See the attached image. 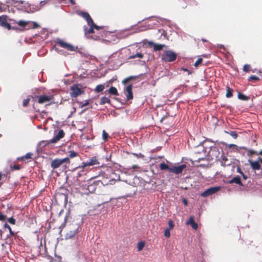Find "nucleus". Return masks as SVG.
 Instances as JSON below:
<instances>
[{
	"label": "nucleus",
	"mask_w": 262,
	"mask_h": 262,
	"mask_svg": "<svg viewBox=\"0 0 262 262\" xmlns=\"http://www.w3.org/2000/svg\"><path fill=\"white\" fill-rule=\"evenodd\" d=\"M56 43L60 47L63 48L68 51H75V49L72 45L67 43L60 39H57Z\"/></svg>",
	"instance_id": "obj_8"
},
{
	"label": "nucleus",
	"mask_w": 262,
	"mask_h": 262,
	"mask_svg": "<svg viewBox=\"0 0 262 262\" xmlns=\"http://www.w3.org/2000/svg\"><path fill=\"white\" fill-rule=\"evenodd\" d=\"M102 137L104 141H106L108 138V134L105 132V130H103L102 132Z\"/></svg>",
	"instance_id": "obj_41"
},
{
	"label": "nucleus",
	"mask_w": 262,
	"mask_h": 262,
	"mask_svg": "<svg viewBox=\"0 0 262 262\" xmlns=\"http://www.w3.org/2000/svg\"><path fill=\"white\" fill-rule=\"evenodd\" d=\"M105 103H111V100L109 98L106 97H103L100 99V104L103 105Z\"/></svg>",
	"instance_id": "obj_30"
},
{
	"label": "nucleus",
	"mask_w": 262,
	"mask_h": 262,
	"mask_svg": "<svg viewBox=\"0 0 262 262\" xmlns=\"http://www.w3.org/2000/svg\"><path fill=\"white\" fill-rule=\"evenodd\" d=\"M177 57V54L172 50L165 51L161 57L162 61L165 62L174 61Z\"/></svg>",
	"instance_id": "obj_4"
},
{
	"label": "nucleus",
	"mask_w": 262,
	"mask_h": 262,
	"mask_svg": "<svg viewBox=\"0 0 262 262\" xmlns=\"http://www.w3.org/2000/svg\"><path fill=\"white\" fill-rule=\"evenodd\" d=\"M30 98H28L27 99H25L23 100V106L24 107H26L28 106V104H29V102H30Z\"/></svg>",
	"instance_id": "obj_42"
},
{
	"label": "nucleus",
	"mask_w": 262,
	"mask_h": 262,
	"mask_svg": "<svg viewBox=\"0 0 262 262\" xmlns=\"http://www.w3.org/2000/svg\"><path fill=\"white\" fill-rule=\"evenodd\" d=\"M229 147L230 148H231V147H236V145H235V144H230V145H229Z\"/></svg>",
	"instance_id": "obj_61"
},
{
	"label": "nucleus",
	"mask_w": 262,
	"mask_h": 262,
	"mask_svg": "<svg viewBox=\"0 0 262 262\" xmlns=\"http://www.w3.org/2000/svg\"><path fill=\"white\" fill-rule=\"evenodd\" d=\"M250 66L249 64H245L243 67V71L245 72H248L250 70Z\"/></svg>",
	"instance_id": "obj_47"
},
{
	"label": "nucleus",
	"mask_w": 262,
	"mask_h": 262,
	"mask_svg": "<svg viewBox=\"0 0 262 262\" xmlns=\"http://www.w3.org/2000/svg\"><path fill=\"white\" fill-rule=\"evenodd\" d=\"M237 171L238 173H239L240 174H242V173H243V171H242L241 168L240 167H238L237 168Z\"/></svg>",
	"instance_id": "obj_53"
},
{
	"label": "nucleus",
	"mask_w": 262,
	"mask_h": 262,
	"mask_svg": "<svg viewBox=\"0 0 262 262\" xmlns=\"http://www.w3.org/2000/svg\"><path fill=\"white\" fill-rule=\"evenodd\" d=\"M256 155H261L262 156V150L259 152L257 151Z\"/></svg>",
	"instance_id": "obj_59"
},
{
	"label": "nucleus",
	"mask_w": 262,
	"mask_h": 262,
	"mask_svg": "<svg viewBox=\"0 0 262 262\" xmlns=\"http://www.w3.org/2000/svg\"><path fill=\"white\" fill-rule=\"evenodd\" d=\"M169 228L168 229L170 230L173 228L174 226V224L173 223V222L171 220H169L168 222Z\"/></svg>",
	"instance_id": "obj_43"
},
{
	"label": "nucleus",
	"mask_w": 262,
	"mask_h": 262,
	"mask_svg": "<svg viewBox=\"0 0 262 262\" xmlns=\"http://www.w3.org/2000/svg\"><path fill=\"white\" fill-rule=\"evenodd\" d=\"M182 202L185 205H187L188 204V201L185 199H183Z\"/></svg>",
	"instance_id": "obj_54"
},
{
	"label": "nucleus",
	"mask_w": 262,
	"mask_h": 262,
	"mask_svg": "<svg viewBox=\"0 0 262 262\" xmlns=\"http://www.w3.org/2000/svg\"><path fill=\"white\" fill-rule=\"evenodd\" d=\"M98 164H99V162L98 161V159L96 157H93L87 162H82L79 167H77V168H82V170L81 171L84 172V169L86 167Z\"/></svg>",
	"instance_id": "obj_6"
},
{
	"label": "nucleus",
	"mask_w": 262,
	"mask_h": 262,
	"mask_svg": "<svg viewBox=\"0 0 262 262\" xmlns=\"http://www.w3.org/2000/svg\"><path fill=\"white\" fill-rule=\"evenodd\" d=\"M139 168V167L137 165H133L132 166L133 169H136V168Z\"/></svg>",
	"instance_id": "obj_57"
},
{
	"label": "nucleus",
	"mask_w": 262,
	"mask_h": 262,
	"mask_svg": "<svg viewBox=\"0 0 262 262\" xmlns=\"http://www.w3.org/2000/svg\"><path fill=\"white\" fill-rule=\"evenodd\" d=\"M227 158L226 157H225V156H224L223 157V159H222V164L224 165H229V163H227L226 162L227 161Z\"/></svg>",
	"instance_id": "obj_50"
},
{
	"label": "nucleus",
	"mask_w": 262,
	"mask_h": 262,
	"mask_svg": "<svg viewBox=\"0 0 262 262\" xmlns=\"http://www.w3.org/2000/svg\"><path fill=\"white\" fill-rule=\"evenodd\" d=\"M11 168L12 170H19L20 169V167L19 165H13L11 166Z\"/></svg>",
	"instance_id": "obj_49"
},
{
	"label": "nucleus",
	"mask_w": 262,
	"mask_h": 262,
	"mask_svg": "<svg viewBox=\"0 0 262 262\" xmlns=\"http://www.w3.org/2000/svg\"><path fill=\"white\" fill-rule=\"evenodd\" d=\"M220 189V187H211L205 191H204L202 194L201 196L203 197H207L209 195H212Z\"/></svg>",
	"instance_id": "obj_16"
},
{
	"label": "nucleus",
	"mask_w": 262,
	"mask_h": 262,
	"mask_svg": "<svg viewBox=\"0 0 262 262\" xmlns=\"http://www.w3.org/2000/svg\"><path fill=\"white\" fill-rule=\"evenodd\" d=\"M8 222L12 225H15L16 220L13 217H11L8 219Z\"/></svg>",
	"instance_id": "obj_46"
},
{
	"label": "nucleus",
	"mask_w": 262,
	"mask_h": 262,
	"mask_svg": "<svg viewBox=\"0 0 262 262\" xmlns=\"http://www.w3.org/2000/svg\"><path fill=\"white\" fill-rule=\"evenodd\" d=\"M33 154L31 152H28L25 155V156L21 157L20 158H18V159H20L21 160H24L25 159H33Z\"/></svg>",
	"instance_id": "obj_29"
},
{
	"label": "nucleus",
	"mask_w": 262,
	"mask_h": 262,
	"mask_svg": "<svg viewBox=\"0 0 262 262\" xmlns=\"http://www.w3.org/2000/svg\"><path fill=\"white\" fill-rule=\"evenodd\" d=\"M256 161H258L260 164H262V158L261 157H258Z\"/></svg>",
	"instance_id": "obj_52"
},
{
	"label": "nucleus",
	"mask_w": 262,
	"mask_h": 262,
	"mask_svg": "<svg viewBox=\"0 0 262 262\" xmlns=\"http://www.w3.org/2000/svg\"><path fill=\"white\" fill-rule=\"evenodd\" d=\"M164 236L167 237V238H168L170 237V230L168 229H166L164 231Z\"/></svg>",
	"instance_id": "obj_45"
},
{
	"label": "nucleus",
	"mask_w": 262,
	"mask_h": 262,
	"mask_svg": "<svg viewBox=\"0 0 262 262\" xmlns=\"http://www.w3.org/2000/svg\"><path fill=\"white\" fill-rule=\"evenodd\" d=\"M70 161L69 158H64L63 159L56 158L53 160L51 162V167L53 169L59 168L63 164H69Z\"/></svg>",
	"instance_id": "obj_5"
},
{
	"label": "nucleus",
	"mask_w": 262,
	"mask_h": 262,
	"mask_svg": "<svg viewBox=\"0 0 262 262\" xmlns=\"http://www.w3.org/2000/svg\"><path fill=\"white\" fill-rule=\"evenodd\" d=\"M186 167V164H182L178 166H173L169 169V172L174 173L176 174H179L182 172L183 170Z\"/></svg>",
	"instance_id": "obj_10"
},
{
	"label": "nucleus",
	"mask_w": 262,
	"mask_h": 262,
	"mask_svg": "<svg viewBox=\"0 0 262 262\" xmlns=\"http://www.w3.org/2000/svg\"><path fill=\"white\" fill-rule=\"evenodd\" d=\"M89 104V100H85L84 101V103H81V107H83L84 106H85L88 105Z\"/></svg>",
	"instance_id": "obj_51"
},
{
	"label": "nucleus",
	"mask_w": 262,
	"mask_h": 262,
	"mask_svg": "<svg viewBox=\"0 0 262 262\" xmlns=\"http://www.w3.org/2000/svg\"><path fill=\"white\" fill-rule=\"evenodd\" d=\"M241 175L243 176L244 179L247 180L248 179V177L247 176H246L245 174H244V173H242Z\"/></svg>",
	"instance_id": "obj_58"
},
{
	"label": "nucleus",
	"mask_w": 262,
	"mask_h": 262,
	"mask_svg": "<svg viewBox=\"0 0 262 262\" xmlns=\"http://www.w3.org/2000/svg\"><path fill=\"white\" fill-rule=\"evenodd\" d=\"M78 155V154L74 151V150H72V151H69V158H73L74 157H77V156Z\"/></svg>",
	"instance_id": "obj_39"
},
{
	"label": "nucleus",
	"mask_w": 262,
	"mask_h": 262,
	"mask_svg": "<svg viewBox=\"0 0 262 262\" xmlns=\"http://www.w3.org/2000/svg\"><path fill=\"white\" fill-rule=\"evenodd\" d=\"M64 136V133L63 130H60L57 135H55L51 140L49 141L46 144H50L51 143H55L57 142L60 139L62 138Z\"/></svg>",
	"instance_id": "obj_13"
},
{
	"label": "nucleus",
	"mask_w": 262,
	"mask_h": 262,
	"mask_svg": "<svg viewBox=\"0 0 262 262\" xmlns=\"http://www.w3.org/2000/svg\"><path fill=\"white\" fill-rule=\"evenodd\" d=\"M165 47V45H163V44H157V43H155V45H154V47H154V50L155 51H161Z\"/></svg>",
	"instance_id": "obj_24"
},
{
	"label": "nucleus",
	"mask_w": 262,
	"mask_h": 262,
	"mask_svg": "<svg viewBox=\"0 0 262 262\" xmlns=\"http://www.w3.org/2000/svg\"><path fill=\"white\" fill-rule=\"evenodd\" d=\"M64 136V133L63 130H60L57 135H55L51 140L49 141L46 144H50L51 143H55L57 142L60 139L62 138Z\"/></svg>",
	"instance_id": "obj_14"
},
{
	"label": "nucleus",
	"mask_w": 262,
	"mask_h": 262,
	"mask_svg": "<svg viewBox=\"0 0 262 262\" xmlns=\"http://www.w3.org/2000/svg\"><path fill=\"white\" fill-rule=\"evenodd\" d=\"M229 183H230V184L235 183L240 186H243V184L241 180V178L238 176L234 177L232 179L229 180Z\"/></svg>",
	"instance_id": "obj_23"
},
{
	"label": "nucleus",
	"mask_w": 262,
	"mask_h": 262,
	"mask_svg": "<svg viewBox=\"0 0 262 262\" xmlns=\"http://www.w3.org/2000/svg\"><path fill=\"white\" fill-rule=\"evenodd\" d=\"M108 92L109 94H110L111 95H116V96H118L119 95L118 93L117 89L115 87H114V86H111L108 90Z\"/></svg>",
	"instance_id": "obj_27"
},
{
	"label": "nucleus",
	"mask_w": 262,
	"mask_h": 262,
	"mask_svg": "<svg viewBox=\"0 0 262 262\" xmlns=\"http://www.w3.org/2000/svg\"><path fill=\"white\" fill-rule=\"evenodd\" d=\"M187 225H190L194 230H196L198 228V224L194 222L193 216H190L189 220L186 222Z\"/></svg>",
	"instance_id": "obj_22"
},
{
	"label": "nucleus",
	"mask_w": 262,
	"mask_h": 262,
	"mask_svg": "<svg viewBox=\"0 0 262 262\" xmlns=\"http://www.w3.org/2000/svg\"><path fill=\"white\" fill-rule=\"evenodd\" d=\"M159 168L161 170H167L169 172V169L171 167H169L167 164L164 162L161 163L159 165Z\"/></svg>",
	"instance_id": "obj_28"
},
{
	"label": "nucleus",
	"mask_w": 262,
	"mask_h": 262,
	"mask_svg": "<svg viewBox=\"0 0 262 262\" xmlns=\"http://www.w3.org/2000/svg\"><path fill=\"white\" fill-rule=\"evenodd\" d=\"M29 22L28 21H25L24 20H19L18 21L17 24L23 28H25L27 27V26L28 25Z\"/></svg>",
	"instance_id": "obj_37"
},
{
	"label": "nucleus",
	"mask_w": 262,
	"mask_h": 262,
	"mask_svg": "<svg viewBox=\"0 0 262 262\" xmlns=\"http://www.w3.org/2000/svg\"><path fill=\"white\" fill-rule=\"evenodd\" d=\"M8 16L6 15H2L0 16V26L7 29L9 30H11V25L8 22Z\"/></svg>",
	"instance_id": "obj_9"
},
{
	"label": "nucleus",
	"mask_w": 262,
	"mask_h": 262,
	"mask_svg": "<svg viewBox=\"0 0 262 262\" xmlns=\"http://www.w3.org/2000/svg\"><path fill=\"white\" fill-rule=\"evenodd\" d=\"M79 15L85 19L88 24H92L94 21L90 14L87 12L81 11L79 13Z\"/></svg>",
	"instance_id": "obj_20"
},
{
	"label": "nucleus",
	"mask_w": 262,
	"mask_h": 262,
	"mask_svg": "<svg viewBox=\"0 0 262 262\" xmlns=\"http://www.w3.org/2000/svg\"><path fill=\"white\" fill-rule=\"evenodd\" d=\"M108 182H103L102 181L99 180L96 181H94L92 184L88 186V189L90 191H94L96 189L95 188L96 186H100V185H107L109 184Z\"/></svg>",
	"instance_id": "obj_11"
},
{
	"label": "nucleus",
	"mask_w": 262,
	"mask_h": 262,
	"mask_svg": "<svg viewBox=\"0 0 262 262\" xmlns=\"http://www.w3.org/2000/svg\"><path fill=\"white\" fill-rule=\"evenodd\" d=\"M238 98L242 100L247 101L249 99V97L238 92Z\"/></svg>",
	"instance_id": "obj_32"
},
{
	"label": "nucleus",
	"mask_w": 262,
	"mask_h": 262,
	"mask_svg": "<svg viewBox=\"0 0 262 262\" xmlns=\"http://www.w3.org/2000/svg\"><path fill=\"white\" fill-rule=\"evenodd\" d=\"M45 1H41V2H40V5H43V4H45Z\"/></svg>",
	"instance_id": "obj_63"
},
{
	"label": "nucleus",
	"mask_w": 262,
	"mask_h": 262,
	"mask_svg": "<svg viewBox=\"0 0 262 262\" xmlns=\"http://www.w3.org/2000/svg\"><path fill=\"white\" fill-rule=\"evenodd\" d=\"M33 25H34L33 28H35L38 26V25H37V24L36 23H34Z\"/></svg>",
	"instance_id": "obj_62"
},
{
	"label": "nucleus",
	"mask_w": 262,
	"mask_h": 262,
	"mask_svg": "<svg viewBox=\"0 0 262 262\" xmlns=\"http://www.w3.org/2000/svg\"><path fill=\"white\" fill-rule=\"evenodd\" d=\"M232 92H233V90L232 89H231L230 88H229V86H227L226 87V96L227 98L231 97L233 96Z\"/></svg>",
	"instance_id": "obj_31"
},
{
	"label": "nucleus",
	"mask_w": 262,
	"mask_h": 262,
	"mask_svg": "<svg viewBox=\"0 0 262 262\" xmlns=\"http://www.w3.org/2000/svg\"><path fill=\"white\" fill-rule=\"evenodd\" d=\"M70 91V95L72 97H76L83 92L79 85L77 84L73 85L71 88Z\"/></svg>",
	"instance_id": "obj_7"
},
{
	"label": "nucleus",
	"mask_w": 262,
	"mask_h": 262,
	"mask_svg": "<svg viewBox=\"0 0 262 262\" xmlns=\"http://www.w3.org/2000/svg\"><path fill=\"white\" fill-rule=\"evenodd\" d=\"M104 89V86L102 84H99L98 85L95 89V91L97 93L101 92Z\"/></svg>",
	"instance_id": "obj_34"
},
{
	"label": "nucleus",
	"mask_w": 262,
	"mask_h": 262,
	"mask_svg": "<svg viewBox=\"0 0 262 262\" xmlns=\"http://www.w3.org/2000/svg\"><path fill=\"white\" fill-rule=\"evenodd\" d=\"M70 3L73 4V5H74L75 4V0H69Z\"/></svg>",
	"instance_id": "obj_60"
},
{
	"label": "nucleus",
	"mask_w": 262,
	"mask_h": 262,
	"mask_svg": "<svg viewBox=\"0 0 262 262\" xmlns=\"http://www.w3.org/2000/svg\"><path fill=\"white\" fill-rule=\"evenodd\" d=\"M260 80L259 78L256 76L255 75H251L249 77L248 80L249 81H259Z\"/></svg>",
	"instance_id": "obj_36"
},
{
	"label": "nucleus",
	"mask_w": 262,
	"mask_h": 262,
	"mask_svg": "<svg viewBox=\"0 0 262 262\" xmlns=\"http://www.w3.org/2000/svg\"><path fill=\"white\" fill-rule=\"evenodd\" d=\"M202 41H203V42H206V41H207V40H206V39H204V38H202Z\"/></svg>",
	"instance_id": "obj_64"
},
{
	"label": "nucleus",
	"mask_w": 262,
	"mask_h": 262,
	"mask_svg": "<svg viewBox=\"0 0 262 262\" xmlns=\"http://www.w3.org/2000/svg\"><path fill=\"white\" fill-rule=\"evenodd\" d=\"M248 162L251 167L254 170H259L261 169V165L258 162V161H253L249 159Z\"/></svg>",
	"instance_id": "obj_18"
},
{
	"label": "nucleus",
	"mask_w": 262,
	"mask_h": 262,
	"mask_svg": "<svg viewBox=\"0 0 262 262\" xmlns=\"http://www.w3.org/2000/svg\"><path fill=\"white\" fill-rule=\"evenodd\" d=\"M148 44L150 47H154V45H155V43L152 41H148Z\"/></svg>",
	"instance_id": "obj_56"
},
{
	"label": "nucleus",
	"mask_w": 262,
	"mask_h": 262,
	"mask_svg": "<svg viewBox=\"0 0 262 262\" xmlns=\"http://www.w3.org/2000/svg\"><path fill=\"white\" fill-rule=\"evenodd\" d=\"M145 246V243L144 242H140L138 243L137 248L139 251L143 250Z\"/></svg>",
	"instance_id": "obj_35"
},
{
	"label": "nucleus",
	"mask_w": 262,
	"mask_h": 262,
	"mask_svg": "<svg viewBox=\"0 0 262 262\" xmlns=\"http://www.w3.org/2000/svg\"><path fill=\"white\" fill-rule=\"evenodd\" d=\"M225 133L226 134H229L234 139H236L237 137V134L236 132L235 131H231V132L225 131Z\"/></svg>",
	"instance_id": "obj_38"
},
{
	"label": "nucleus",
	"mask_w": 262,
	"mask_h": 262,
	"mask_svg": "<svg viewBox=\"0 0 262 262\" xmlns=\"http://www.w3.org/2000/svg\"><path fill=\"white\" fill-rule=\"evenodd\" d=\"M138 77H139L138 76H131L126 77V78H125L123 80L122 83L124 84H125L127 83H128V82H129L130 81H131L132 80H134V79H136L137 78H138Z\"/></svg>",
	"instance_id": "obj_26"
},
{
	"label": "nucleus",
	"mask_w": 262,
	"mask_h": 262,
	"mask_svg": "<svg viewBox=\"0 0 262 262\" xmlns=\"http://www.w3.org/2000/svg\"><path fill=\"white\" fill-rule=\"evenodd\" d=\"M132 84H129L126 88L125 93L126 96V99L127 100H129L133 99V93L132 92Z\"/></svg>",
	"instance_id": "obj_19"
},
{
	"label": "nucleus",
	"mask_w": 262,
	"mask_h": 262,
	"mask_svg": "<svg viewBox=\"0 0 262 262\" xmlns=\"http://www.w3.org/2000/svg\"><path fill=\"white\" fill-rule=\"evenodd\" d=\"M144 57V55L140 53H137L135 55H133L129 57L128 59H134L135 58H142Z\"/></svg>",
	"instance_id": "obj_33"
},
{
	"label": "nucleus",
	"mask_w": 262,
	"mask_h": 262,
	"mask_svg": "<svg viewBox=\"0 0 262 262\" xmlns=\"http://www.w3.org/2000/svg\"><path fill=\"white\" fill-rule=\"evenodd\" d=\"M241 148H243L247 151V156L251 157L253 155H256L257 154V151L252 149H248L245 147H242Z\"/></svg>",
	"instance_id": "obj_25"
},
{
	"label": "nucleus",
	"mask_w": 262,
	"mask_h": 262,
	"mask_svg": "<svg viewBox=\"0 0 262 262\" xmlns=\"http://www.w3.org/2000/svg\"><path fill=\"white\" fill-rule=\"evenodd\" d=\"M33 100L39 104L46 103V105H51L53 103L54 97L53 95H42L32 97Z\"/></svg>",
	"instance_id": "obj_3"
},
{
	"label": "nucleus",
	"mask_w": 262,
	"mask_h": 262,
	"mask_svg": "<svg viewBox=\"0 0 262 262\" xmlns=\"http://www.w3.org/2000/svg\"><path fill=\"white\" fill-rule=\"evenodd\" d=\"M194 159H195L194 160L195 161H197V162H200L201 160H204V158H198V159H196L195 158H194Z\"/></svg>",
	"instance_id": "obj_55"
},
{
	"label": "nucleus",
	"mask_w": 262,
	"mask_h": 262,
	"mask_svg": "<svg viewBox=\"0 0 262 262\" xmlns=\"http://www.w3.org/2000/svg\"><path fill=\"white\" fill-rule=\"evenodd\" d=\"M203 59L202 58H199L195 62L194 66L195 67H197L199 66L202 62Z\"/></svg>",
	"instance_id": "obj_44"
},
{
	"label": "nucleus",
	"mask_w": 262,
	"mask_h": 262,
	"mask_svg": "<svg viewBox=\"0 0 262 262\" xmlns=\"http://www.w3.org/2000/svg\"><path fill=\"white\" fill-rule=\"evenodd\" d=\"M55 198L57 201L63 202L64 203H67L68 201V196L66 194L61 192H57L55 195Z\"/></svg>",
	"instance_id": "obj_17"
},
{
	"label": "nucleus",
	"mask_w": 262,
	"mask_h": 262,
	"mask_svg": "<svg viewBox=\"0 0 262 262\" xmlns=\"http://www.w3.org/2000/svg\"><path fill=\"white\" fill-rule=\"evenodd\" d=\"M7 220V216L2 213H0V221L4 222Z\"/></svg>",
	"instance_id": "obj_48"
},
{
	"label": "nucleus",
	"mask_w": 262,
	"mask_h": 262,
	"mask_svg": "<svg viewBox=\"0 0 262 262\" xmlns=\"http://www.w3.org/2000/svg\"><path fill=\"white\" fill-rule=\"evenodd\" d=\"M64 136V133L63 130H60L57 135H55L51 140L49 141L46 144H50L51 143H55L57 142L60 139L62 138Z\"/></svg>",
	"instance_id": "obj_15"
},
{
	"label": "nucleus",
	"mask_w": 262,
	"mask_h": 262,
	"mask_svg": "<svg viewBox=\"0 0 262 262\" xmlns=\"http://www.w3.org/2000/svg\"><path fill=\"white\" fill-rule=\"evenodd\" d=\"M80 226L76 221L73 220L66 226L65 239L73 238L78 233Z\"/></svg>",
	"instance_id": "obj_2"
},
{
	"label": "nucleus",
	"mask_w": 262,
	"mask_h": 262,
	"mask_svg": "<svg viewBox=\"0 0 262 262\" xmlns=\"http://www.w3.org/2000/svg\"><path fill=\"white\" fill-rule=\"evenodd\" d=\"M230 234L232 237H236L239 239L241 238V232L238 227L232 229L231 230Z\"/></svg>",
	"instance_id": "obj_21"
},
{
	"label": "nucleus",
	"mask_w": 262,
	"mask_h": 262,
	"mask_svg": "<svg viewBox=\"0 0 262 262\" xmlns=\"http://www.w3.org/2000/svg\"><path fill=\"white\" fill-rule=\"evenodd\" d=\"M64 136V133L63 130H60L57 135H55L51 140L49 141L46 144H50L51 143H55L57 142L60 139L62 138Z\"/></svg>",
	"instance_id": "obj_12"
},
{
	"label": "nucleus",
	"mask_w": 262,
	"mask_h": 262,
	"mask_svg": "<svg viewBox=\"0 0 262 262\" xmlns=\"http://www.w3.org/2000/svg\"><path fill=\"white\" fill-rule=\"evenodd\" d=\"M90 26L88 28L84 26L83 27L84 35L86 38L94 40H103L108 33L104 30L103 27H100L93 22L92 24H88Z\"/></svg>",
	"instance_id": "obj_1"
},
{
	"label": "nucleus",
	"mask_w": 262,
	"mask_h": 262,
	"mask_svg": "<svg viewBox=\"0 0 262 262\" xmlns=\"http://www.w3.org/2000/svg\"><path fill=\"white\" fill-rule=\"evenodd\" d=\"M4 227L6 228H8V230H9V232H10V234L12 235V236H13L14 235V233L13 232V231L11 229V228L10 227V226L7 224V223H5L4 224Z\"/></svg>",
	"instance_id": "obj_40"
}]
</instances>
